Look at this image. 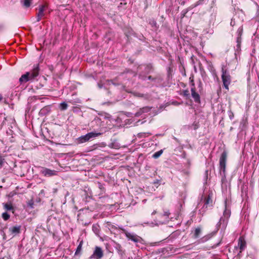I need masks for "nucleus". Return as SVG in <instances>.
<instances>
[{
    "label": "nucleus",
    "mask_w": 259,
    "mask_h": 259,
    "mask_svg": "<svg viewBox=\"0 0 259 259\" xmlns=\"http://www.w3.org/2000/svg\"><path fill=\"white\" fill-rule=\"evenodd\" d=\"M194 78V77L193 75H191L189 77V81L192 88H195Z\"/></svg>",
    "instance_id": "b1692460"
},
{
    "label": "nucleus",
    "mask_w": 259,
    "mask_h": 259,
    "mask_svg": "<svg viewBox=\"0 0 259 259\" xmlns=\"http://www.w3.org/2000/svg\"><path fill=\"white\" fill-rule=\"evenodd\" d=\"M68 105L65 102H62L60 104V108L61 110H64L67 108Z\"/></svg>",
    "instance_id": "4be33fe9"
},
{
    "label": "nucleus",
    "mask_w": 259,
    "mask_h": 259,
    "mask_svg": "<svg viewBox=\"0 0 259 259\" xmlns=\"http://www.w3.org/2000/svg\"><path fill=\"white\" fill-rule=\"evenodd\" d=\"M100 133H97L94 132H91L87 134L82 136L78 139V142L80 143H85L89 141L90 139L94 138L99 135Z\"/></svg>",
    "instance_id": "423d86ee"
},
{
    "label": "nucleus",
    "mask_w": 259,
    "mask_h": 259,
    "mask_svg": "<svg viewBox=\"0 0 259 259\" xmlns=\"http://www.w3.org/2000/svg\"><path fill=\"white\" fill-rule=\"evenodd\" d=\"M3 206L6 210H11L13 209V207L11 203H4Z\"/></svg>",
    "instance_id": "6ab92c4d"
},
{
    "label": "nucleus",
    "mask_w": 259,
    "mask_h": 259,
    "mask_svg": "<svg viewBox=\"0 0 259 259\" xmlns=\"http://www.w3.org/2000/svg\"><path fill=\"white\" fill-rule=\"evenodd\" d=\"M241 37H237L236 42H237V49L240 50L241 47Z\"/></svg>",
    "instance_id": "412c9836"
},
{
    "label": "nucleus",
    "mask_w": 259,
    "mask_h": 259,
    "mask_svg": "<svg viewBox=\"0 0 259 259\" xmlns=\"http://www.w3.org/2000/svg\"><path fill=\"white\" fill-rule=\"evenodd\" d=\"M243 32V28L242 27H240L237 30V34H238V37H241L242 34Z\"/></svg>",
    "instance_id": "a878e982"
},
{
    "label": "nucleus",
    "mask_w": 259,
    "mask_h": 259,
    "mask_svg": "<svg viewBox=\"0 0 259 259\" xmlns=\"http://www.w3.org/2000/svg\"><path fill=\"white\" fill-rule=\"evenodd\" d=\"M201 233V228L200 227L196 228L194 231H192L191 235L192 237L194 239H196L199 237Z\"/></svg>",
    "instance_id": "9b49d317"
},
{
    "label": "nucleus",
    "mask_w": 259,
    "mask_h": 259,
    "mask_svg": "<svg viewBox=\"0 0 259 259\" xmlns=\"http://www.w3.org/2000/svg\"><path fill=\"white\" fill-rule=\"evenodd\" d=\"M212 206V200L210 195H208L204 199V207L207 208Z\"/></svg>",
    "instance_id": "f8f14e48"
},
{
    "label": "nucleus",
    "mask_w": 259,
    "mask_h": 259,
    "mask_svg": "<svg viewBox=\"0 0 259 259\" xmlns=\"http://www.w3.org/2000/svg\"><path fill=\"white\" fill-rule=\"evenodd\" d=\"M163 152V150H160L155 152V153H154L153 154L152 157L155 159L158 158L162 154Z\"/></svg>",
    "instance_id": "aec40b11"
},
{
    "label": "nucleus",
    "mask_w": 259,
    "mask_h": 259,
    "mask_svg": "<svg viewBox=\"0 0 259 259\" xmlns=\"http://www.w3.org/2000/svg\"><path fill=\"white\" fill-rule=\"evenodd\" d=\"M225 210L223 212V217H221L220 218L219 223L220 224L222 223V222L224 223L225 221H226V223H227L228 220L230 218L231 213L230 207L227 204V200L226 199L225 201Z\"/></svg>",
    "instance_id": "39448f33"
},
{
    "label": "nucleus",
    "mask_w": 259,
    "mask_h": 259,
    "mask_svg": "<svg viewBox=\"0 0 259 259\" xmlns=\"http://www.w3.org/2000/svg\"><path fill=\"white\" fill-rule=\"evenodd\" d=\"M238 246L239 248L240 253L246 248V242L243 236H241L239 237L238 241Z\"/></svg>",
    "instance_id": "0eeeda50"
},
{
    "label": "nucleus",
    "mask_w": 259,
    "mask_h": 259,
    "mask_svg": "<svg viewBox=\"0 0 259 259\" xmlns=\"http://www.w3.org/2000/svg\"><path fill=\"white\" fill-rule=\"evenodd\" d=\"M149 80L148 84H150L152 86L159 87L161 85L163 80L162 78L158 73H154L147 76Z\"/></svg>",
    "instance_id": "f03ea898"
},
{
    "label": "nucleus",
    "mask_w": 259,
    "mask_h": 259,
    "mask_svg": "<svg viewBox=\"0 0 259 259\" xmlns=\"http://www.w3.org/2000/svg\"><path fill=\"white\" fill-rule=\"evenodd\" d=\"M103 256V252L100 247H96L94 253L91 256L90 258H95L100 259Z\"/></svg>",
    "instance_id": "6e6552de"
},
{
    "label": "nucleus",
    "mask_w": 259,
    "mask_h": 259,
    "mask_svg": "<svg viewBox=\"0 0 259 259\" xmlns=\"http://www.w3.org/2000/svg\"><path fill=\"white\" fill-rule=\"evenodd\" d=\"M126 236L129 239H131L135 242H137L138 240V237H137V236H136L134 234H132L131 233H126Z\"/></svg>",
    "instance_id": "dca6fc26"
},
{
    "label": "nucleus",
    "mask_w": 259,
    "mask_h": 259,
    "mask_svg": "<svg viewBox=\"0 0 259 259\" xmlns=\"http://www.w3.org/2000/svg\"><path fill=\"white\" fill-rule=\"evenodd\" d=\"M183 95L185 97H188L190 95L188 90H185L183 91Z\"/></svg>",
    "instance_id": "bb28decb"
},
{
    "label": "nucleus",
    "mask_w": 259,
    "mask_h": 259,
    "mask_svg": "<svg viewBox=\"0 0 259 259\" xmlns=\"http://www.w3.org/2000/svg\"><path fill=\"white\" fill-rule=\"evenodd\" d=\"M229 116L231 120H232L234 117V114L231 110L229 111Z\"/></svg>",
    "instance_id": "c85d7f7f"
},
{
    "label": "nucleus",
    "mask_w": 259,
    "mask_h": 259,
    "mask_svg": "<svg viewBox=\"0 0 259 259\" xmlns=\"http://www.w3.org/2000/svg\"><path fill=\"white\" fill-rule=\"evenodd\" d=\"M10 231L12 234H18L20 232V227L15 226L10 229Z\"/></svg>",
    "instance_id": "a211bd4d"
},
{
    "label": "nucleus",
    "mask_w": 259,
    "mask_h": 259,
    "mask_svg": "<svg viewBox=\"0 0 259 259\" xmlns=\"http://www.w3.org/2000/svg\"><path fill=\"white\" fill-rule=\"evenodd\" d=\"M2 99V96L0 95V101Z\"/></svg>",
    "instance_id": "72a5a7b5"
},
{
    "label": "nucleus",
    "mask_w": 259,
    "mask_h": 259,
    "mask_svg": "<svg viewBox=\"0 0 259 259\" xmlns=\"http://www.w3.org/2000/svg\"><path fill=\"white\" fill-rule=\"evenodd\" d=\"M38 67H34L31 71L26 72L22 75L19 78V81L21 83L26 82L28 81L34 79L38 75Z\"/></svg>",
    "instance_id": "f257e3e1"
},
{
    "label": "nucleus",
    "mask_w": 259,
    "mask_h": 259,
    "mask_svg": "<svg viewBox=\"0 0 259 259\" xmlns=\"http://www.w3.org/2000/svg\"><path fill=\"white\" fill-rule=\"evenodd\" d=\"M22 3H23V5L26 8L29 7L31 5L30 0H23Z\"/></svg>",
    "instance_id": "5701e85b"
},
{
    "label": "nucleus",
    "mask_w": 259,
    "mask_h": 259,
    "mask_svg": "<svg viewBox=\"0 0 259 259\" xmlns=\"http://www.w3.org/2000/svg\"><path fill=\"white\" fill-rule=\"evenodd\" d=\"M228 157V153L224 150L221 155L219 159V168L220 172L222 171L225 174L226 172V163Z\"/></svg>",
    "instance_id": "20e7f679"
},
{
    "label": "nucleus",
    "mask_w": 259,
    "mask_h": 259,
    "mask_svg": "<svg viewBox=\"0 0 259 259\" xmlns=\"http://www.w3.org/2000/svg\"><path fill=\"white\" fill-rule=\"evenodd\" d=\"M170 213L168 210H165L163 211V213H158L157 217L156 218H159L161 217H163L164 219L166 220L169 218Z\"/></svg>",
    "instance_id": "2eb2a0df"
},
{
    "label": "nucleus",
    "mask_w": 259,
    "mask_h": 259,
    "mask_svg": "<svg viewBox=\"0 0 259 259\" xmlns=\"http://www.w3.org/2000/svg\"><path fill=\"white\" fill-rule=\"evenodd\" d=\"M221 77L224 88L228 91L229 86L231 82V76L229 72L224 67L222 68Z\"/></svg>",
    "instance_id": "7ed1b4c3"
},
{
    "label": "nucleus",
    "mask_w": 259,
    "mask_h": 259,
    "mask_svg": "<svg viewBox=\"0 0 259 259\" xmlns=\"http://www.w3.org/2000/svg\"><path fill=\"white\" fill-rule=\"evenodd\" d=\"M81 246H82V244H81V243L80 242L76 249V250L75 251V254L79 253L81 251Z\"/></svg>",
    "instance_id": "cd10ccee"
},
{
    "label": "nucleus",
    "mask_w": 259,
    "mask_h": 259,
    "mask_svg": "<svg viewBox=\"0 0 259 259\" xmlns=\"http://www.w3.org/2000/svg\"><path fill=\"white\" fill-rule=\"evenodd\" d=\"M172 68L170 66L167 68V78L168 80H169L172 78Z\"/></svg>",
    "instance_id": "f3484780"
},
{
    "label": "nucleus",
    "mask_w": 259,
    "mask_h": 259,
    "mask_svg": "<svg viewBox=\"0 0 259 259\" xmlns=\"http://www.w3.org/2000/svg\"><path fill=\"white\" fill-rule=\"evenodd\" d=\"M221 243V241H220L219 242H218V243L214 244V245H213L212 246V248H215L217 247V246H218Z\"/></svg>",
    "instance_id": "2f4dec72"
},
{
    "label": "nucleus",
    "mask_w": 259,
    "mask_h": 259,
    "mask_svg": "<svg viewBox=\"0 0 259 259\" xmlns=\"http://www.w3.org/2000/svg\"><path fill=\"white\" fill-rule=\"evenodd\" d=\"M41 174L46 177H51L57 175V171L49 168H45L41 171Z\"/></svg>",
    "instance_id": "1a4fd4ad"
},
{
    "label": "nucleus",
    "mask_w": 259,
    "mask_h": 259,
    "mask_svg": "<svg viewBox=\"0 0 259 259\" xmlns=\"http://www.w3.org/2000/svg\"><path fill=\"white\" fill-rule=\"evenodd\" d=\"M150 109H149L147 107V109H146V111H147V112L149 111Z\"/></svg>",
    "instance_id": "473e14b6"
},
{
    "label": "nucleus",
    "mask_w": 259,
    "mask_h": 259,
    "mask_svg": "<svg viewBox=\"0 0 259 259\" xmlns=\"http://www.w3.org/2000/svg\"><path fill=\"white\" fill-rule=\"evenodd\" d=\"M45 11V6H41L38 9V12L37 14V21H39L41 18L44 17Z\"/></svg>",
    "instance_id": "ddd939ff"
},
{
    "label": "nucleus",
    "mask_w": 259,
    "mask_h": 259,
    "mask_svg": "<svg viewBox=\"0 0 259 259\" xmlns=\"http://www.w3.org/2000/svg\"><path fill=\"white\" fill-rule=\"evenodd\" d=\"M151 73H157L155 72V69L151 64H147V75Z\"/></svg>",
    "instance_id": "4468645a"
},
{
    "label": "nucleus",
    "mask_w": 259,
    "mask_h": 259,
    "mask_svg": "<svg viewBox=\"0 0 259 259\" xmlns=\"http://www.w3.org/2000/svg\"><path fill=\"white\" fill-rule=\"evenodd\" d=\"M5 162V159L2 157L0 156V166H2Z\"/></svg>",
    "instance_id": "c756f323"
},
{
    "label": "nucleus",
    "mask_w": 259,
    "mask_h": 259,
    "mask_svg": "<svg viewBox=\"0 0 259 259\" xmlns=\"http://www.w3.org/2000/svg\"><path fill=\"white\" fill-rule=\"evenodd\" d=\"M158 243V242H154L153 243H147V245H148V244H150L151 246H154V245H156Z\"/></svg>",
    "instance_id": "7c9ffc66"
},
{
    "label": "nucleus",
    "mask_w": 259,
    "mask_h": 259,
    "mask_svg": "<svg viewBox=\"0 0 259 259\" xmlns=\"http://www.w3.org/2000/svg\"><path fill=\"white\" fill-rule=\"evenodd\" d=\"M154 213H155L156 211L152 212V214H153Z\"/></svg>",
    "instance_id": "f704fd0d"
},
{
    "label": "nucleus",
    "mask_w": 259,
    "mask_h": 259,
    "mask_svg": "<svg viewBox=\"0 0 259 259\" xmlns=\"http://www.w3.org/2000/svg\"><path fill=\"white\" fill-rule=\"evenodd\" d=\"M191 95L195 102L200 103V97L198 93L196 92L195 88H192L191 89Z\"/></svg>",
    "instance_id": "9d476101"
},
{
    "label": "nucleus",
    "mask_w": 259,
    "mask_h": 259,
    "mask_svg": "<svg viewBox=\"0 0 259 259\" xmlns=\"http://www.w3.org/2000/svg\"><path fill=\"white\" fill-rule=\"evenodd\" d=\"M10 215L7 212H4L2 214V217L5 221L8 220L10 218Z\"/></svg>",
    "instance_id": "393cba45"
}]
</instances>
